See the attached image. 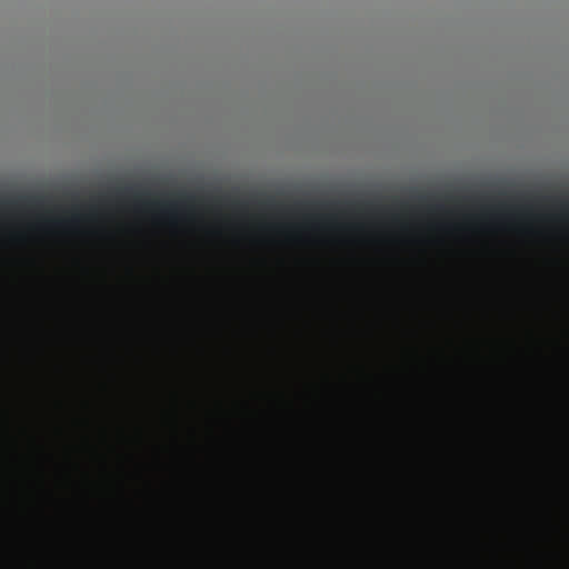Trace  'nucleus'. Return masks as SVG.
I'll return each mask as SVG.
<instances>
[{
	"mask_svg": "<svg viewBox=\"0 0 569 569\" xmlns=\"http://www.w3.org/2000/svg\"><path fill=\"white\" fill-rule=\"evenodd\" d=\"M181 200L189 202L192 200V196L183 193L181 194Z\"/></svg>",
	"mask_w": 569,
	"mask_h": 569,
	"instance_id": "nucleus-1",
	"label": "nucleus"
},
{
	"mask_svg": "<svg viewBox=\"0 0 569 569\" xmlns=\"http://www.w3.org/2000/svg\"><path fill=\"white\" fill-rule=\"evenodd\" d=\"M167 208V210H173V208H176V204L174 203H167L166 206H163Z\"/></svg>",
	"mask_w": 569,
	"mask_h": 569,
	"instance_id": "nucleus-2",
	"label": "nucleus"
}]
</instances>
